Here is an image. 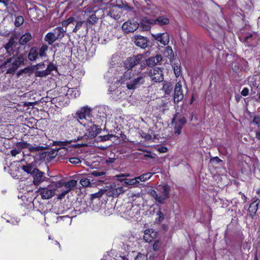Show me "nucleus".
Returning <instances> with one entry per match:
<instances>
[{"label": "nucleus", "instance_id": "1", "mask_svg": "<svg viewBox=\"0 0 260 260\" xmlns=\"http://www.w3.org/2000/svg\"><path fill=\"white\" fill-rule=\"evenodd\" d=\"M18 35L15 32L12 34L8 42L4 45L6 53L12 57L8 58L3 63L2 67L6 69V74H14L21 66L25 64V59L23 53L14 54V47L17 44Z\"/></svg>", "mask_w": 260, "mask_h": 260}, {"label": "nucleus", "instance_id": "2", "mask_svg": "<svg viewBox=\"0 0 260 260\" xmlns=\"http://www.w3.org/2000/svg\"><path fill=\"white\" fill-rule=\"evenodd\" d=\"M48 46L46 44H43L39 48L37 46L31 47L27 54L28 59L30 61H36L39 57L43 58L47 57V51Z\"/></svg>", "mask_w": 260, "mask_h": 260}, {"label": "nucleus", "instance_id": "3", "mask_svg": "<svg viewBox=\"0 0 260 260\" xmlns=\"http://www.w3.org/2000/svg\"><path fill=\"white\" fill-rule=\"evenodd\" d=\"M239 39L245 46L254 48L258 45L260 37L255 32H247L243 38L240 37Z\"/></svg>", "mask_w": 260, "mask_h": 260}, {"label": "nucleus", "instance_id": "4", "mask_svg": "<svg viewBox=\"0 0 260 260\" xmlns=\"http://www.w3.org/2000/svg\"><path fill=\"white\" fill-rule=\"evenodd\" d=\"M164 69L160 67H154L151 69L148 74L151 80L154 83H160L164 81Z\"/></svg>", "mask_w": 260, "mask_h": 260}, {"label": "nucleus", "instance_id": "5", "mask_svg": "<svg viewBox=\"0 0 260 260\" xmlns=\"http://www.w3.org/2000/svg\"><path fill=\"white\" fill-rule=\"evenodd\" d=\"M81 138L78 137L77 139H74V140L71 141H53V146H59V147L58 149H56V151L57 152V155L59 157H63L66 155L68 153V149L66 147L72 141L77 142L78 140H80Z\"/></svg>", "mask_w": 260, "mask_h": 260}, {"label": "nucleus", "instance_id": "6", "mask_svg": "<svg viewBox=\"0 0 260 260\" xmlns=\"http://www.w3.org/2000/svg\"><path fill=\"white\" fill-rule=\"evenodd\" d=\"M144 55L141 54L128 57L124 62V67L127 71L132 69L134 67L141 62Z\"/></svg>", "mask_w": 260, "mask_h": 260}, {"label": "nucleus", "instance_id": "7", "mask_svg": "<svg viewBox=\"0 0 260 260\" xmlns=\"http://www.w3.org/2000/svg\"><path fill=\"white\" fill-rule=\"evenodd\" d=\"M57 155V152L56 151V149H54L49 151L40 152L38 154L36 155V158L40 161H50Z\"/></svg>", "mask_w": 260, "mask_h": 260}, {"label": "nucleus", "instance_id": "8", "mask_svg": "<svg viewBox=\"0 0 260 260\" xmlns=\"http://www.w3.org/2000/svg\"><path fill=\"white\" fill-rule=\"evenodd\" d=\"M16 145L19 149L28 148L31 152L39 151L48 148L47 147L40 146H34L31 144L24 141L18 142L16 143Z\"/></svg>", "mask_w": 260, "mask_h": 260}, {"label": "nucleus", "instance_id": "9", "mask_svg": "<svg viewBox=\"0 0 260 260\" xmlns=\"http://www.w3.org/2000/svg\"><path fill=\"white\" fill-rule=\"evenodd\" d=\"M174 103L178 104L184 98L182 84L180 81L177 82L175 86L174 90Z\"/></svg>", "mask_w": 260, "mask_h": 260}, {"label": "nucleus", "instance_id": "10", "mask_svg": "<svg viewBox=\"0 0 260 260\" xmlns=\"http://www.w3.org/2000/svg\"><path fill=\"white\" fill-rule=\"evenodd\" d=\"M38 192L43 199H49L53 197L55 194V188H53L49 184L46 187H40Z\"/></svg>", "mask_w": 260, "mask_h": 260}, {"label": "nucleus", "instance_id": "11", "mask_svg": "<svg viewBox=\"0 0 260 260\" xmlns=\"http://www.w3.org/2000/svg\"><path fill=\"white\" fill-rule=\"evenodd\" d=\"M77 184V181L72 179L69 181H65L63 184V187L66 188L65 190H61L60 193L58 195V198L62 199L65 196L71 191L74 187Z\"/></svg>", "mask_w": 260, "mask_h": 260}, {"label": "nucleus", "instance_id": "12", "mask_svg": "<svg viewBox=\"0 0 260 260\" xmlns=\"http://www.w3.org/2000/svg\"><path fill=\"white\" fill-rule=\"evenodd\" d=\"M145 82L143 76H141L130 80L126 83V87L128 89H135L138 88L140 85L144 84Z\"/></svg>", "mask_w": 260, "mask_h": 260}, {"label": "nucleus", "instance_id": "13", "mask_svg": "<svg viewBox=\"0 0 260 260\" xmlns=\"http://www.w3.org/2000/svg\"><path fill=\"white\" fill-rule=\"evenodd\" d=\"M91 109L88 107H84L78 111L76 113V117L79 120L86 119L87 117L91 116Z\"/></svg>", "mask_w": 260, "mask_h": 260}, {"label": "nucleus", "instance_id": "14", "mask_svg": "<svg viewBox=\"0 0 260 260\" xmlns=\"http://www.w3.org/2000/svg\"><path fill=\"white\" fill-rule=\"evenodd\" d=\"M203 19L206 22V23L202 22L203 27L205 28L208 31H210V29H214L216 23L213 19L210 20L209 17L206 14H204Z\"/></svg>", "mask_w": 260, "mask_h": 260}, {"label": "nucleus", "instance_id": "15", "mask_svg": "<svg viewBox=\"0 0 260 260\" xmlns=\"http://www.w3.org/2000/svg\"><path fill=\"white\" fill-rule=\"evenodd\" d=\"M152 36L155 40L164 45H168L169 42V35L167 32L159 33Z\"/></svg>", "mask_w": 260, "mask_h": 260}, {"label": "nucleus", "instance_id": "16", "mask_svg": "<svg viewBox=\"0 0 260 260\" xmlns=\"http://www.w3.org/2000/svg\"><path fill=\"white\" fill-rule=\"evenodd\" d=\"M31 175L34 178L33 183L35 185H39L43 181V173L38 169L35 168L32 171V174Z\"/></svg>", "mask_w": 260, "mask_h": 260}, {"label": "nucleus", "instance_id": "17", "mask_svg": "<svg viewBox=\"0 0 260 260\" xmlns=\"http://www.w3.org/2000/svg\"><path fill=\"white\" fill-rule=\"evenodd\" d=\"M260 203V200L259 199H256L253 202H252L249 206L248 212L249 216L251 218H253L254 215L256 214V212L258 208V205Z\"/></svg>", "mask_w": 260, "mask_h": 260}, {"label": "nucleus", "instance_id": "18", "mask_svg": "<svg viewBox=\"0 0 260 260\" xmlns=\"http://www.w3.org/2000/svg\"><path fill=\"white\" fill-rule=\"evenodd\" d=\"M88 136L90 138H94L99 134L101 131L102 128L98 125L92 124L87 130Z\"/></svg>", "mask_w": 260, "mask_h": 260}, {"label": "nucleus", "instance_id": "19", "mask_svg": "<svg viewBox=\"0 0 260 260\" xmlns=\"http://www.w3.org/2000/svg\"><path fill=\"white\" fill-rule=\"evenodd\" d=\"M138 25V23L128 21L122 24V28L126 33L132 32L137 29Z\"/></svg>", "mask_w": 260, "mask_h": 260}, {"label": "nucleus", "instance_id": "20", "mask_svg": "<svg viewBox=\"0 0 260 260\" xmlns=\"http://www.w3.org/2000/svg\"><path fill=\"white\" fill-rule=\"evenodd\" d=\"M149 42V41L146 37L141 36H138L135 38V43L136 45L141 48H146L148 46Z\"/></svg>", "mask_w": 260, "mask_h": 260}, {"label": "nucleus", "instance_id": "21", "mask_svg": "<svg viewBox=\"0 0 260 260\" xmlns=\"http://www.w3.org/2000/svg\"><path fill=\"white\" fill-rule=\"evenodd\" d=\"M161 60V55L160 54H156L155 56H151L146 59V65L148 67H152L157 64Z\"/></svg>", "mask_w": 260, "mask_h": 260}, {"label": "nucleus", "instance_id": "22", "mask_svg": "<svg viewBox=\"0 0 260 260\" xmlns=\"http://www.w3.org/2000/svg\"><path fill=\"white\" fill-rule=\"evenodd\" d=\"M124 189L122 186H118L116 187V185L114 187H111L110 190L108 191L109 196L113 197H117L119 194L124 192Z\"/></svg>", "mask_w": 260, "mask_h": 260}, {"label": "nucleus", "instance_id": "23", "mask_svg": "<svg viewBox=\"0 0 260 260\" xmlns=\"http://www.w3.org/2000/svg\"><path fill=\"white\" fill-rule=\"evenodd\" d=\"M32 36L30 32H25L19 39V43L21 46H25L32 39Z\"/></svg>", "mask_w": 260, "mask_h": 260}, {"label": "nucleus", "instance_id": "24", "mask_svg": "<svg viewBox=\"0 0 260 260\" xmlns=\"http://www.w3.org/2000/svg\"><path fill=\"white\" fill-rule=\"evenodd\" d=\"M119 9H120L116 7H112L109 11L108 15H109L115 20L119 19L121 17V12H120Z\"/></svg>", "mask_w": 260, "mask_h": 260}, {"label": "nucleus", "instance_id": "25", "mask_svg": "<svg viewBox=\"0 0 260 260\" xmlns=\"http://www.w3.org/2000/svg\"><path fill=\"white\" fill-rule=\"evenodd\" d=\"M66 31L62 26H58L53 29V32L56 35L57 40H61L64 37Z\"/></svg>", "mask_w": 260, "mask_h": 260}, {"label": "nucleus", "instance_id": "26", "mask_svg": "<svg viewBox=\"0 0 260 260\" xmlns=\"http://www.w3.org/2000/svg\"><path fill=\"white\" fill-rule=\"evenodd\" d=\"M173 89V85L171 82L165 81L163 83L162 90L166 95H170Z\"/></svg>", "mask_w": 260, "mask_h": 260}, {"label": "nucleus", "instance_id": "27", "mask_svg": "<svg viewBox=\"0 0 260 260\" xmlns=\"http://www.w3.org/2000/svg\"><path fill=\"white\" fill-rule=\"evenodd\" d=\"M44 40L47 42L49 45H52L55 41L57 40L54 32H49L45 36Z\"/></svg>", "mask_w": 260, "mask_h": 260}, {"label": "nucleus", "instance_id": "28", "mask_svg": "<svg viewBox=\"0 0 260 260\" xmlns=\"http://www.w3.org/2000/svg\"><path fill=\"white\" fill-rule=\"evenodd\" d=\"M156 21L157 24L159 26L167 25L170 23V19L164 16H159L156 19Z\"/></svg>", "mask_w": 260, "mask_h": 260}, {"label": "nucleus", "instance_id": "29", "mask_svg": "<svg viewBox=\"0 0 260 260\" xmlns=\"http://www.w3.org/2000/svg\"><path fill=\"white\" fill-rule=\"evenodd\" d=\"M112 7L120 9L121 5L123 4L122 0H110L108 2L106 3Z\"/></svg>", "mask_w": 260, "mask_h": 260}, {"label": "nucleus", "instance_id": "30", "mask_svg": "<svg viewBox=\"0 0 260 260\" xmlns=\"http://www.w3.org/2000/svg\"><path fill=\"white\" fill-rule=\"evenodd\" d=\"M163 191L162 196L166 199H168L170 198V192L171 191V187L168 184H165L162 186Z\"/></svg>", "mask_w": 260, "mask_h": 260}, {"label": "nucleus", "instance_id": "31", "mask_svg": "<svg viewBox=\"0 0 260 260\" xmlns=\"http://www.w3.org/2000/svg\"><path fill=\"white\" fill-rule=\"evenodd\" d=\"M154 173L148 172L140 175L139 177H136V179H138L140 181H145L149 179L154 174Z\"/></svg>", "mask_w": 260, "mask_h": 260}, {"label": "nucleus", "instance_id": "32", "mask_svg": "<svg viewBox=\"0 0 260 260\" xmlns=\"http://www.w3.org/2000/svg\"><path fill=\"white\" fill-rule=\"evenodd\" d=\"M152 196L157 202L160 204L165 203L166 199L162 196L158 194L156 191H153Z\"/></svg>", "mask_w": 260, "mask_h": 260}, {"label": "nucleus", "instance_id": "33", "mask_svg": "<svg viewBox=\"0 0 260 260\" xmlns=\"http://www.w3.org/2000/svg\"><path fill=\"white\" fill-rule=\"evenodd\" d=\"M98 20V18L96 17V15L94 14H92L88 18L86 21H85V23L87 25L88 24L93 25L96 23Z\"/></svg>", "mask_w": 260, "mask_h": 260}, {"label": "nucleus", "instance_id": "34", "mask_svg": "<svg viewBox=\"0 0 260 260\" xmlns=\"http://www.w3.org/2000/svg\"><path fill=\"white\" fill-rule=\"evenodd\" d=\"M150 232L149 230H146L144 235V239L148 243H150L153 240V237L151 236Z\"/></svg>", "mask_w": 260, "mask_h": 260}, {"label": "nucleus", "instance_id": "35", "mask_svg": "<svg viewBox=\"0 0 260 260\" xmlns=\"http://www.w3.org/2000/svg\"><path fill=\"white\" fill-rule=\"evenodd\" d=\"M64 181L61 180L56 182H52L50 184L53 188H55V190L57 188H60L63 186Z\"/></svg>", "mask_w": 260, "mask_h": 260}, {"label": "nucleus", "instance_id": "36", "mask_svg": "<svg viewBox=\"0 0 260 260\" xmlns=\"http://www.w3.org/2000/svg\"><path fill=\"white\" fill-rule=\"evenodd\" d=\"M35 168H33L31 164H27L25 166L22 167V169L28 174H32V171Z\"/></svg>", "mask_w": 260, "mask_h": 260}, {"label": "nucleus", "instance_id": "37", "mask_svg": "<svg viewBox=\"0 0 260 260\" xmlns=\"http://www.w3.org/2000/svg\"><path fill=\"white\" fill-rule=\"evenodd\" d=\"M157 215L158 216V217L155 219V222L156 223L159 224L164 220V214L160 210H159L157 212Z\"/></svg>", "mask_w": 260, "mask_h": 260}, {"label": "nucleus", "instance_id": "38", "mask_svg": "<svg viewBox=\"0 0 260 260\" xmlns=\"http://www.w3.org/2000/svg\"><path fill=\"white\" fill-rule=\"evenodd\" d=\"M80 183L82 186L84 187L90 186V179L87 178L83 177L80 181Z\"/></svg>", "mask_w": 260, "mask_h": 260}, {"label": "nucleus", "instance_id": "39", "mask_svg": "<svg viewBox=\"0 0 260 260\" xmlns=\"http://www.w3.org/2000/svg\"><path fill=\"white\" fill-rule=\"evenodd\" d=\"M48 75V73H47L46 70L43 71L36 70L35 72V76L36 77H45Z\"/></svg>", "mask_w": 260, "mask_h": 260}, {"label": "nucleus", "instance_id": "40", "mask_svg": "<svg viewBox=\"0 0 260 260\" xmlns=\"http://www.w3.org/2000/svg\"><path fill=\"white\" fill-rule=\"evenodd\" d=\"M24 22V18L22 16H18L16 17L15 20V25L16 27H19L21 26Z\"/></svg>", "mask_w": 260, "mask_h": 260}, {"label": "nucleus", "instance_id": "41", "mask_svg": "<svg viewBox=\"0 0 260 260\" xmlns=\"http://www.w3.org/2000/svg\"><path fill=\"white\" fill-rule=\"evenodd\" d=\"M123 180L124 183L128 185H136L139 183L138 179H136V177L132 179H124Z\"/></svg>", "mask_w": 260, "mask_h": 260}, {"label": "nucleus", "instance_id": "42", "mask_svg": "<svg viewBox=\"0 0 260 260\" xmlns=\"http://www.w3.org/2000/svg\"><path fill=\"white\" fill-rule=\"evenodd\" d=\"M57 70V67L54 65L52 62H50L46 69L47 73H48V75L51 74V73L54 70Z\"/></svg>", "mask_w": 260, "mask_h": 260}, {"label": "nucleus", "instance_id": "43", "mask_svg": "<svg viewBox=\"0 0 260 260\" xmlns=\"http://www.w3.org/2000/svg\"><path fill=\"white\" fill-rule=\"evenodd\" d=\"M23 71L24 72V74L29 76L34 73L35 70L33 66H31L23 69Z\"/></svg>", "mask_w": 260, "mask_h": 260}, {"label": "nucleus", "instance_id": "44", "mask_svg": "<svg viewBox=\"0 0 260 260\" xmlns=\"http://www.w3.org/2000/svg\"><path fill=\"white\" fill-rule=\"evenodd\" d=\"M173 69L175 76L177 77H178L180 75L181 72V69L180 66L177 64H175L174 65Z\"/></svg>", "mask_w": 260, "mask_h": 260}, {"label": "nucleus", "instance_id": "45", "mask_svg": "<svg viewBox=\"0 0 260 260\" xmlns=\"http://www.w3.org/2000/svg\"><path fill=\"white\" fill-rule=\"evenodd\" d=\"M252 123L256 125L260 129V116L255 115L254 116Z\"/></svg>", "mask_w": 260, "mask_h": 260}, {"label": "nucleus", "instance_id": "46", "mask_svg": "<svg viewBox=\"0 0 260 260\" xmlns=\"http://www.w3.org/2000/svg\"><path fill=\"white\" fill-rule=\"evenodd\" d=\"M175 123V125L174 126V134L178 136L181 133L183 126L182 125H179L176 122Z\"/></svg>", "mask_w": 260, "mask_h": 260}, {"label": "nucleus", "instance_id": "47", "mask_svg": "<svg viewBox=\"0 0 260 260\" xmlns=\"http://www.w3.org/2000/svg\"><path fill=\"white\" fill-rule=\"evenodd\" d=\"M103 194L104 191L103 190H101L97 192L91 194L90 199L91 200H93L95 199L99 198L101 197L103 195Z\"/></svg>", "mask_w": 260, "mask_h": 260}, {"label": "nucleus", "instance_id": "48", "mask_svg": "<svg viewBox=\"0 0 260 260\" xmlns=\"http://www.w3.org/2000/svg\"><path fill=\"white\" fill-rule=\"evenodd\" d=\"M106 174V172L104 171H99L98 170H94L92 171L89 174L90 175L94 176L95 177H99L103 175H105Z\"/></svg>", "mask_w": 260, "mask_h": 260}, {"label": "nucleus", "instance_id": "49", "mask_svg": "<svg viewBox=\"0 0 260 260\" xmlns=\"http://www.w3.org/2000/svg\"><path fill=\"white\" fill-rule=\"evenodd\" d=\"M144 159L146 160H148V159H152V162H154L156 160L155 155H152L151 154H146L144 155Z\"/></svg>", "mask_w": 260, "mask_h": 260}, {"label": "nucleus", "instance_id": "50", "mask_svg": "<svg viewBox=\"0 0 260 260\" xmlns=\"http://www.w3.org/2000/svg\"><path fill=\"white\" fill-rule=\"evenodd\" d=\"M161 246V242L159 240H156L153 245V249L154 251H157L159 249Z\"/></svg>", "mask_w": 260, "mask_h": 260}, {"label": "nucleus", "instance_id": "51", "mask_svg": "<svg viewBox=\"0 0 260 260\" xmlns=\"http://www.w3.org/2000/svg\"><path fill=\"white\" fill-rule=\"evenodd\" d=\"M84 23H85V21H78L75 25V27L73 29V32H77V30H78L79 29H80L81 28L83 24Z\"/></svg>", "mask_w": 260, "mask_h": 260}, {"label": "nucleus", "instance_id": "52", "mask_svg": "<svg viewBox=\"0 0 260 260\" xmlns=\"http://www.w3.org/2000/svg\"><path fill=\"white\" fill-rule=\"evenodd\" d=\"M34 70H38L39 69H43L45 67V64L44 62L38 63L35 65L32 66Z\"/></svg>", "mask_w": 260, "mask_h": 260}, {"label": "nucleus", "instance_id": "53", "mask_svg": "<svg viewBox=\"0 0 260 260\" xmlns=\"http://www.w3.org/2000/svg\"><path fill=\"white\" fill-rule=\"evenodd\" d=\"M135 260H147V256L146 255L139 253L135 257Z\"/></svg>", "mask_w": 260, "mask_h": 260}, {"label": "nucleus", "instance_id": "54", "mask_svg": "<svg viewBox=\"0 0 260 260\" xmlns=\"http://www.w3.org/2000/svg\"><path fill=\"white\" fill-rule=\"evenodd\" d=\"M165 53H168L167 56L169 57L170 56V58L172 57H173V56H174L173 51L172 48L171 46H167L166 47Z\"/></svg>", "mask_w": 260, "mask_h": 260}, {"label": "nucleus", "instance_id": "55", "mask_svg": "<svg viewBox=\"0 0 260 260\" xmlns=\"http://www.w3.org/2000/svg\"><path fill=\"white\" fill-rule=\"evenodd\" d=\"M69 161L73 164L77 165L80 163L81 161L78 157H72L69 159Z\"/></svg>", "mask_w": 260, "mask_h": 260}, {"label": "nucleus", "instance_id": "56", "mask_svg": "<svg viewBox=\"0 0 260 260\" xmlns=\"http://www.w3.org/2000/svg\"><path fill=\"white\" fill-rule=\"evenodd\" d=\"M222 160L218 156L211 157L210 159V162H215L216 164L220 162Z\"/></svg>", "mask_w": 260, "mask_h": 260}, {"label": "nucleus", "instance_id": "57", "mask_svg": "<svg viewBox=\"0 0 260 260\" xmlns=\"http://www.w3.org/2000/svg\"><path fill=\"white\" fill-rule=\"evenodd\" d=\"M141 64V70H143L145 69V68L148 66L146 65V59L144 58V57L142 59L141 62L139 63Z\"/></svg>", "mask_w": 260, "mask_h": 260}, {"label": "nucleus", "instance_id": "58", "mask_svg": "<svg viewBox=\"0 0 260 260\" xmlns=\"http://www.w3.org/2000/svg\"><path fill=\"white\" fill-rule=\"evenodd\" d=\"M249 89L247 87H244L241 92V94L244 96L249 94Z\"/></svg>", "mask_w": 260, "mask_h": 260}, {"label": "nucleus", "instance_id": "59", "mask_svg": "<svg viewBox=\"0 0 260 260\" xmlns=\"http://www.w3.org/2000/svg\"><path fill=\"white\" fill-rule=\"evenodd\" d=\"M20 219L17 218H11L10 220H8V222L11 223L12 224L16 225L19 223Z\"/></svg>", "mask_w": 260, "mask_h": 260}, {"label": "nucleus", "instance_id": "60", "mask_svg": "<svg viewBox=\"0 0 260 260\" xmlns=\"http://www.w3.org/2000/svg\"><path fill=\"white\" fill-rule=\"evenodd\" d=\"M145 21L147 23L151 25H154L157 24L156 19H146Z\"/></svg>", "mask_w": 260, "mask_h": 260}, {"label": "nucleus", "instance_id": "61", "mask_svg": "<svg viewBox=\"0 0 260 260\" xmlns=\"http://www.w3.org/2000/svg\"><path fill=\"white\" fill-rule=\"evenodd\" d=\"M20 152L21 151L20 150L15 148L11 150V153L12 156H15L17 154H19Z\"/></svg>", "mask_w": 260, "mask_h": 260}, {"label": "nucleus", "instance_id": "62", "mask_svg": "<svg viewBox=\"0 0 260 260\" xmlns=\"http://www.w3.org/2000/svg\"><path fill=\"white\" fill-rule=\"evenodd\" d=\"M178 122L180 123V124H178L182 125V126H183V125L186 124L187 120L185 117H183L178 120Z\"/></svg>", "mask_w": 260, "mask_h": 260}, {"label": "nucleus", "instance_id": "63", "mask_svg": "<svg viewBox=\"0 0 260 260\" xmlns=\"http://www.w3.org/2000/svg\"><path fill=\"white\" fill-rule=\"evenodd\" d=\"M157 150L160 153H165L168 151V148L165 146H161L160 147H159Z\"/></svg>", "mask_w": 260, "mask_h": 260}, {"label": "nucleus", "instance_id": "64", "mask_svg": "<svg viewBox=\"0 0 260 260\" xmlns=\"http://www.w3.org/2000/svg\"><path fill=\"white\" fill-rule=\"evenodd\" d=\"M72 93L71 95L73 94L75 98L78 96L80 95V93L78 90L77 89H72Z\"/></svg>", "mask_w": 260, "mask_h": 260}]
</instances>
